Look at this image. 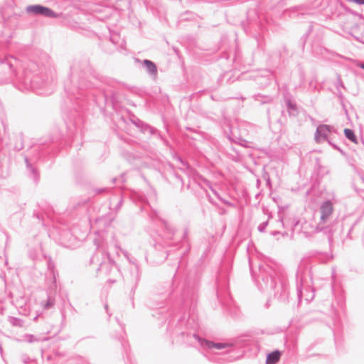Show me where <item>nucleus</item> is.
Segmentation results:
<instances>
[{"label": "nucleus", "mask_w": 364, "mask_h": 364, "mask_svg": "<svg viewBox=\"0 0 364 364\" xmlns=\"http://www.w3.org/2000/svg\"><path fill=\"white\" fill-rule=\"evenodd\" d=\"M26 11L32 14H41L49 17L56 16L52 10L40 5L29 6L26 8Z\"/></svg>", "instance_id": "nucleus-1"}, {"label": "nucleus", "mask_w": 364, "mask_h": 364, "mask_svg": "<svg viewBox=\"0 0 364 364\" xmlns=\"http://www.w3.org/2000/svg\"><path fill=\"white\" fill-rule=\"evenodd\" d=\"M144 65H146L148 71L153 74V75H156V72H157V70H156V65L154 64V63H152L151 61L149 60H145L144 61Z\"/></svg>", "instance_id": "nucleus-5"}, {"label": "nucleus", "mask_w": 364, "mask_h": 364, "mask_svg": "<svg viewBox=\"0 0 364 364\" xmlns=\"http://www.w3.org/2000/svg\"><path fill=\"white\" fill-rule=\"evenodd\" d=\"M316 138H317V141H320L319 137H318V136H316Z\"/></svg>", "instance_id": "nucleus-10"}, {"label": "nucleus", "mask_w": 364, "mask_h": 364, "mask_svg": "<svg viewBox=\"0 0 364 364\" xmlns=\"http://www.w3.org/2000/svg\"><path fill=\"white\" fill-rule=\"evenodd\" d=\"M329 132V129L326 126H321L317 129V134L318 135H322L323 138H325L328 135Z\"/></svg>", "instance_id": "nucleus-7"}, {"label": "nucleus", "mask_w": 364, "mask_h": 364, "mask_svg": "<svg viewBox=\"0 0 364 364\" xmlns=\"http://www.w3.org/2000/svg\"><path fill=\"white\" fill-rule=\"evenodd\" d=\"M360 68H362L363 69H364V64H361V65H360Z\"/></svg>", "instance_id": "nucleus-9"}, {"label": "nucleus", "mask_w": 364, "mask_h": 364, "mask_svg": "<svg viewBox=\"0 0 364 364\" xmlns=\"http://www.w3.org/2000/svg\"><path fill=\"white\" fill-rule=\"evenodd\" d=\"M344 133H345V135L352 142H353L354 144H358V140H357V138L354 134V132L351 130V129H345L344 130Z\"/></svg>", "instance_id": "nucleus-6"}, {"label": "nucleus", "mask_w": 364, "mask_h": 364, "mask_svg": "<svg viewBox=\"0 0 364 364\" xmlns=\"http://www.w3.org/2000/svg\"><path fill=\"white\" fill-rule=\"evenodd\" d=\"M333 212V205L330 202H326L321 207V218L325 220Z\"/></svg>", "instance_id": "nucleus-2"}, {"label": "nucleus", "mask_w": 364, "mask_h": 364, "mask_svg": "<svg viewBox=\"0 0 364 364\" xmlns=\"http://www.w3.org/2000/svg\"><path fill=\"white\" fill-rule=\"evenodd\" d=\"M281 353L279 351H274L267 355L266 363L267 364H275L279 361Z\"/></svg>", "instance_id": "nucleus-3"}, {"label": "nucleus", "mask_w": 364, "mask_h": 364, "mask_svg": "<svg viewBox=\"0 0 364 364\" xmlns=\"http://www.w3.org/2000/svg\"><path fill=\"white\" fill-rule=\"evenodd\" d=\"M350 2L355 3L358 4H364V0H348Z\"/></svg>", "instance_id": "nucleus-8"}, {"label": "nucleus", "mask_w": 364, "mask_h": 364, "mask_svg": "<svg viewBox=\"0 0 364 364\" xmlns=\"http://www.w3.org/2000/svg\"><path fill=\"white\" fill-rule=\"evenodd\" d=\"M205 345L208 348H215L218 350L225 348H228L231 346L230 344H228V343H213L211 341H205Z\"/></svg>", "instance_id": "nucleus-4"}]
</instances>
